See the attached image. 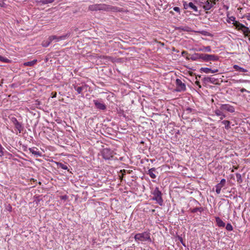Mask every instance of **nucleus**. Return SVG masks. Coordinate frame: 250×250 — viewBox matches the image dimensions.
I'll return each mask as SVG.
<instances>
[{"label": "nucleus", "instance_id": "26", "mask_svg": "<svg viewBox=\"0 0 250 250\" xmlns=\"http://www.w3.org/2000/svg\"><path fill=\"white\" fill-rule=\"evenodd\" d=\"M56 164L58 167L62 168L63 169L66 170L68 169L67 166L64 164H63L62 163L60 162H56Z\"/></svg>", "mask_w": 250, "mask_h": 250}, {"label": "nucleus", "instance_id": "39", "mask_svg": "<svg viewBox=\"0 0 250 250\" xmlns=\"http://www.w3.org/2000/svg\"><path fill=\"white\" fill-rule=\"evenodd\" d=\"M240 91H241L242 93H243V92H247V93H250V91H248L247 90H246L245 88H241V89H240Z\"/></svg>", "mask_w": 250, "mask_h": 250}, {"label": "nucleus", "instance_id": "1", "mask_svg": "<svg viewBox=\"0 0 250 250\" xmlns=\"http://www.w3.org/2000/svg\"><path fill=\"white\" fill-rule=\"evenodd\" d=\"M88 10L91 11H119L117 7L112 6L104 3L94 4L88 6Z\"/></svg>", "mask_w": 250, "mask_h": 250}, {"label": "nucleus", "instance_id": "43", "mask_svg": "<svg viewBox=\"0 0 250 250\" xmlns=\"http://www.w3.org/2000/svg\"><path fill=\"white\" fill-rule=\"evenodd\" d=\"M248 18H250V14H249V15H248Z\"/></svg>", "mask_w": 250, "mask_h": 250}, {"label": "nucleus", "instance_id": "12", "mask_svg": "<svg viewBox=\"0 0 250 250\" xmlns=\"http://www.w3.org/2000/svg\"><path fill=\"white\" fill-rule=\"evenodd\" d=\"M226 183V180L222 179L220 182L217 184L215 186V191L217 194H219L221 192L222 188L224 186Z\"/></svg>", "mask_w": 250, "mask_h": 250}, {"label": "nucleus", "instance_id": "17", "mask_svg": "<svg viewBox=\"0 0 250 250\" xmlns=\"http://www.w3.org/2000/svg\"><path fill=\"white\" fill-rule=\"evenodd\" d=\"M233 68L235 69V70L239 71L240 72H248V70L246 69L241 67L237 64L234 65L233 66Z\"/></svg>", "mask_w": 250, "mask_h": 250}, {"label": "nucleus", "instance_id": "9", "mask_svg": "<svg viewBox=\"0 0 250 250\" xmlns=\"http://www.w3.org/2000/svg\"><path fill=\"white\" fill-rule=\"evenodd\" d=\"M93 103L94 104L96 107L100 110H105L106 109V105L102 101V100H94Z\"/></svg>", "mask_w": 250, "mask_h": 250}, {"label": "nucleus", "instance_id": "13", "mask_svg": "<svg viewBox=\"0 0 250 250\" xmlns=\"http://www.w3.org/2000/svg\"><path fill=\"white\" fill-rule=\"evenodd\" d=\"M184 7L185 9H187L188 8H190L194 12L198 11L197 7L196 5H195L192 2H190L188 4L185 3L184 4Z\"/></svg>", "mask_w": 250, "mask_h": 250}, {"label": "nucleus", "instance_id": "25", "mask_svg": "<svg viewBox=\"0 0 250 250\" xmlns=\"http://www.w3.org/2000/svg\"><path fill=\"white\" fill-rule=\"evenodd\" d=\"M190 212L192 213H195L197 211H199L200 212H202L203 211V208H195L193 209H190Z\"/></svg>", "mask_w": 250, "mask_h": 250}, {"label": "nucleus", "instance_id": "37", "mask_svg": "<svg viewBox=\"0 0 250 250\" xmlns=\"http://www.w3.org/2000/svg\"><path fill=\"white\" fill-rule=\"evenodd\" d=\"M214 78L208 77L206 78V81L208 82L213 83V80Z\"/></svg>", "mask_w": 250, "mask_h": 250}, {"label": "nucleus", "instance_id": "33", "mask_svg": "<svg viewBox=\"0 0 250 250\" xmlns=\"http://www.w3.org/2000/svg\"><path fill=\"white\" fill-rule=\"evenodd\" d=\"M231 81L232 82V83H244L246 82L245 80H242V79H240L238 80H236L235 79H232V80H231Z\"/></svg>", "mask_w": 250, "mask_h": 250}, {"label": "nucleus", "instance_id": "44", "mask_svg": "<svg viewBox=\"0 0 250 250\" xmlns=\"http://www.w3.org/2000/svg\"><path fill=\"white\" fill-rule=\"evenodd\" d=\"M182 244L184 246H185V247L186 246L182 242Z\"/></svg>", "mask_w": 250, "mask_h": 250}, {"label": "nucleus", "instance_id": "6", "mask_svg": "<svg viewBox=\"0 0 250 250\" xmlns=\"http://www.w3.org/2000/svg\"><path fill=\"white\" fill-rule=\"evenodd\" d=\"M176 92H180L185 91L186 90V86L185 83H183L182 81L179 79H177L175 81Z\"/></svg>", "mask_w": 250, "mask_h": 250}, {"label": "nucleus", "instance_id": "19", "mask_svg": "<svg viewBox=\"0 0 250 250\" xmlns=\"http://www.w3.org/2000/svg\"><path fill=\"white\" fill-rule=\"evenodd\" d=\"M232 24L235 26L236 29H237L239 30H241V31H242L243 27L244 26V24L240 23L238 21H235L234 22H232Z\"/></svg>", "mask_w": 250, "mask_h": 250}, {"label": "nucleus", "instance_id": "15", "mask_svg": "<svg viewBox=\"0 0 250 250\" xmlns=\"http://www.w3.org/2000/svg\"><path fill=\"white\" fill-rule=\"evenodd\" d=\"M156 173V168L155 167L151 168L149 169L147 174L149 175V176L152 179H155L156 178V175L155 174Z\"/></svg>", "mask_w": 250, "mask_h": 250}, {"label": "nucleus", "instance_id": "31", "mask_svg": "<svg viewBox=\"0 0 250 250\" xmlns=\"http://www.w3.org/2000/svg\"><path fill=\"white\" fill-rule=\"evenodd\" d=\"M222 111L223 110H221L220 108V109H216L215 110L214 113H215L216 115H217L218 116H221L223 113Z\"/></svg>", "mask_w": 250, "mask_h": 250}, {"label": "nucleus", "instance_id": "14", "mask_svg": "<svg viewBox=\"0 0 250 250\" xmlns=\"http://www.w3.org/2000/svg\"><path fill=\"white\" fill-rule=\"evenodd\" d=\"M29 150L30 152H31L32 154L36 157L41 156L42 155L41 153L39 151L37 147H33L32 148H29Z\"/></svg>", "mask_w": 250, "mask_h": 250}, {"label": "nucleus", "instance_id": "29", "mask_svg": "<svg viewBox=\"0 0 250 250\" xmlns=\"http://www.w3.org/2000/svg\"><path fill=\"white\" fill-rule=\"evenodd\" d=\"M193 110H194V109L191 108H190V107L186 108L184 111L183 114L184 115L186 114H189V113H191V112H192Z\"/></svg>", "mask_w": 250, "mask_h": 250}, {"label": "nucleus", "instance_id": "4", "mask_svg": "<svg viewBox=\"0 0 250 250\" xmlns=\"http://www.w3.org/2000/svg\"><path fill=\"white\" fill-rule=\"evenodd\" d=\"M152 194L153 195L152 198L153 200L156 201L157 203L162 206L163 203V200L162 198V193L158 187H156L154 190L152 191Z\"/></svg>", "mask_w": 250, "mask_h": 250}, {"label": "nucleus", "instance_id": "35", "mask_svg": "<svg viewBox=\"0 0 250 250\" xmlns=\"http://www.w3.org/2000/svg\"><path fill=\"white\" fill-rule=\"evenodd\" d=\"M173 10L179 14H180V9L178 7H173Z\"/></svg>", "mask_w": 250, "mask_h": 250}, {"label": "nucleus", "instance_id": "34", "mask_svg": "<svg viewBox=\"0 0 250 250\" xmlns=\"http://www.w3.org/2000/svg\"><path fill=\"white\" fill-rule=\"evenodd\" d=\"M230 21H232V22H234L235 21H235V18L233 16H231L229 18V21H228V22H229Z\"/></svg>", "mask_w": 250, "mask_h": 250}, {"label": "nucleus", "instance_id": "5", "mask_svg": "<svg viewBox=\"0 0 250 250\" xmlns=\"http://www.w3.org/2000/svg\"><path fill=\"white\" fill-rule=\"evenodd\" d=\"M214 0H202L200 2V5L205 11H208L215 4Z\"/></svg>", "mask_w": 250, "mask_h": 250}, {"label": "nucleus", "instance_id": "7", "mask_svg": "<svg viewBox=\"0 0 250 250\" xmlns=\"http://www.w3.org/2000/svg\"><path fill=\"white\" fill-rule=\"evenodd\" d=\"M73 87L78 94H83V91L86 92L88 86L86 84H82L81 85L73 84Z\"/></svg>", "mask_w": 250, "mask_h": 250}, {"label": "nucleus", "instance_id": "41", "mask_svg": "<svg viewBox=\"0 0 250 250\" xmlns=\"http://www.w3.org/2000/svg\"><path fill=\"white\" fill-rule=\"evenodd\" d=\"M220 119L221 120H223L224 118L226 117V115L223 113L221 116H220Z\"/></svg>", "mask_w": 250, "mask_h": 250}, {"label": "nucleus", "instance_id": "3", "mask_svg": "<svg viewBox=\"0 0 250 250\" xmlns=\"http://www.w3.org/2000/svg\"><path fill=\"white\" fill-rule=\"evenodd\" d=\"M197 55L199 59L205 62L217 61L219 60V57L214 54H197Z\"/></svg>", "mask_w": 250, "mask_h": 250}, {"label": "nucleus", "instance_id": "24", "mask_svg": "<svg viewBox=\"0 0 250 250\" xmlns=\"http://www.w3.org/2000/svg\"><path fill=\"white\" fill-rule=\"evenodd\" d=\"M222 124L225 125L226 129H228L230 128V123L229 121L224 120L222 122Z\"/></svg>", "mask_w": 250, "mask_h": 250}, {"label": "nucleus", "instance_id": "45", "mask_svg": "<svg viewBox=\"0 0 250 250\" xmlns=\"http://www.w3.org/2000/svg\"><path fill=\"white\" fill-rule=\"evenodd\" d=\"M170 13L171 14H173V12H172V11H170Z\"/></svg>", "mask_w": 250, "mask_h": 250}, {"label": "nucleus", "instance_id": "8", "mask_svg": "<svg viewBox=\"0 0 250 250\" xmlns=\"http://www.w3.org/2000/svg\"><path fill=\"white\" fill-rule=\"evenodd\" d=\"M102 155L105 160H109L113 157V151L109 148H104L101 151Z\"/></svg>", "mask_w": 250, "mask_h": 250}, {"label": "nucleus", "instance_id": "40", "mask_svg": "<svg viewBox=\"0 0 250 250\" xmlns=\"http://www.w3.org/2000/svg\"><path fill=\"white\" fill-rule=\"evenodd\" d=\"M218 72V69H211L210 73H217Z\"/></svg>", "mask_w": 250, "mask_h": 250}, {"label": "nucleus", "instance_id": "20", "mask_svg": "<svg viewBox=\"0 0 250 250\" xmlns=\"http://www.w3.org/2000/svg\"><path fill=\"white\" fill-rule=\"evenodd\" d=\"M52 42L51 39H50V37L48 38V39L47 40L43 41L42 42V46L45 47H46L48 46L51 42Z\"/></svg>", "mask_w": 250, "mask_h": 250}, {"label": "nucleus", "instance_id": "18", "mask_svg": "<svg viewBox=\"0 0 250 250\" xmlns=\"http://www.w3.org/2000/svg\"><path fill=\"white\" fill-rule=\"evenodd\" d=\"M199 51H205L207 52H211V48L210 46H202L197 50Z\"/></svg>", "mask_w": 250, "mask_h": 250}, {"label": "nucleus", "instance_id": "28", "mask_svg": "<svg viewBox=\"0 0 250 250\" xmlns=\"http://www.w3.org/2000/svg\"><path fill=\"white\" fill-rule=\"evenodd\" d=\"M23 129V126L17 121V130L21 132Z\"/></svg>", "mask_w": 250, "mask_h": 250}, {"label": "nucleus", "instance_id": "23", "mask_svg": "<svg viewBox=\"0 0 250 250\" xmlns=\"http://www.w3.org/2000/svg\"><path fill=\"white\" fill-rule=\"evenodd\" d=\"M200 71L208 74L210 73L211 68L208 67H201L200 69Z\"/></svg>", "mask_w": 250, "mask_h": 250}, {"label": "nucleus", "instance_id": "36", "mask_svg": "<svg viewBox=\"0 0 250 250\" xmlns=\"http://www.w3.org/2000/svg\"><path fill=\"white\" fill-rule=\"evenodd\" d=\"M0 61L2 62H7L8 59H5L3 57L0 56Z\"/></svg>", "mask_w": 250, "mask_h": 250}, {"label": "nucleus", "instance_id": "16", "mask_svg": "<svg viewBox=\"0 0 250 250\" xmlns=\"http://www.w3.org/2000/svg\"><path fill=\"white\" fill-rule=\"evenodd\" d=\"M215 221L217 225L219 227H224L225 226V223L219 217H215Z\"/></svg>", "mask_w": 250, "mask_h": 250}, {"label": "nucleus", "instance_id": "27", "mask_svg": "<svg viewBox=\"0 0 250 250\" xmlns=\"http://www.w3.org/2000/svg\"><path fill=\"white\" fill-rule=\"evenodd\" d=\"M235 175L237 182L239 184L242 183L243 182V179L241 175L238 173H236Z\"/></svg>", "mask_w": 250, "mask_h": 250}, {"label": "nucleus", "instance_id": "21", "mask_svg": "<svg viewBox=\"0 0 250 250\" xmlns=\"http://www.w3.org/2000/svg\"><path fill=\"white\" fill-rule=\"evenodd\" d=\"M37 62V60H34L32 61H30V62H24L23 63V65L24 66H33L35 64H36V63Z\"/></svg>", "mask_w": 250, "mask_h": 250}, {"label": "nucleus", "instance_id": "30", "mask_svg": "<svg viewBox=\"0 0 250 250\" xmlns=\"http://www.w3.org/2000/svg\"><path fill=\"white\" fill-rule=\"evenodd\" d=\"M54 1V0H42L40 2L42 4H46L52 3Z\"/></svg>", "mask_w": 250, "mask_h": 250}, {"label": "nucleus", "instance_id": "10", "mask_svg": "<svg viewBox=\"0 0 250 250\" xmlns=\"http://www.w3.org/2000/svg\"><path fill=\"white\" fill-rule=\"evenodd\" d=\"M220 109L221 110H225L230 113H233L235 111L234 106L229 104H221Z\"/></svg>", "mask_w": 250, "mask_h": 250}, {"label": "nucleus", "instance_id": "2", "mask_svg": "<svg viewBox=\"0 0 250 250\" xmlns=\"http://www.w3.org/2000/svg\"><path fill=\"white\" fill-rule=\"evenodd\" d=\"M134 239L137 243L145 241H147L150 243L152 242V240L150 238V234L147 231L136 234L134 236Z\"/></svg>", "mask_w": 250, "mask_h": 250}, {"label": "nucleus", "instance_id": "42", "mask_svg": "<svg viewBox=\"0 0 250 250\" xmlns=\"http://www.w3.org/2000/svg\"><path fill=\"white\" fill-rule=\"evenodd\" d=\"M103 57L106 59H107L109 61L111 60L112 59L111 57L108 56H104Z\"/></svg>", "mask_w": 250, "mask_h": 250}, {"label": "nucleus", "instance_id": "38", "mask_svg": "<svg viewBox=\"0 0 250 250\" xmlns=\"http://www.w3.org/2000/svg\"><path fill=\"white\" fill-rule=\"evenodd\" d=\"M61 199L63 200H65L68 198V197L67 195H62L60 197Z\"/></svg>", "mask_w": 250, "mask_h": 250}, {"label": "nucleus", "instance_id": "32", "mask_svg": "<svg viewBox=\"0 0 250 250\" xmlns=\"http://www.w3.org/2000/svg\"><path fill=\"white\" fill-rule=\"evenodd\" d=\"M226 229L228 231H231L233 229V227L230 223H228L226 226Z\"/></svg>", "mask_w": 250, "mask_h": 250}, {"label": "nucleus", "instance_id": "22", "mask_svg": "<svg viewBox=\"0 0 250 250\" xmlns=\"http://www.w3.org/2000/svg\"><path fill=\"white\" fill-rule=\"evenodd\" d=\"M242 32H243L245 36H248L249 34L250 33V30L248 27L244 25L242 30Z\"/></svg>", "mask_w": 250, "mask_h": 250}, {"label": "nucleus", "instance_id": "11", "mask_svg": "<svg viewBox=\"0 0 250 250\" xmlns=\"http://www.w3.org/2000/svg\"><path fill=\"white\" fill-rule=\"evenodd\" d=\"M70 33H67L65 35L60 36H57L55 35L50 36V39H51L52 42L53 41H55V42H58L60 41L64 40H65L67 37H68L70 36Z\"/></svg>", "mask_w": 250, "mask_h": 250}]
</instances>
